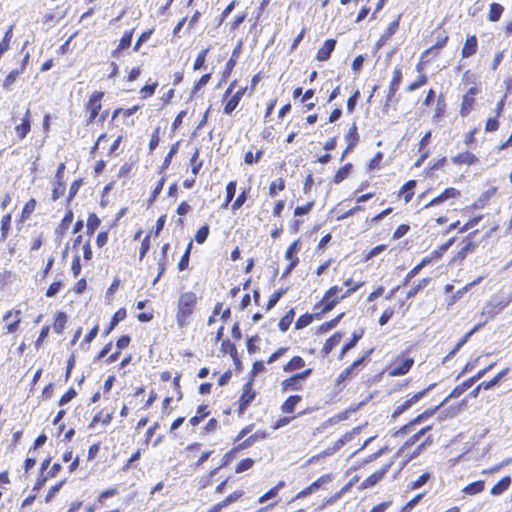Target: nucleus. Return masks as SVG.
<instances>
[{"label":"nucleus","instance_id":"1","mask_svg":"<svg viewBox=\"0 0 512 512\" xmlns=\"http://www.w3.org/2000/svg\"><path fill=\"white\" fill-rule=\"evenodd\" d=\"M197 297L193 292H185L181 294L178 302L177 322L179 326H185L188 318L192 314L193 306Z\"/></svg>","mask_w":512,"mask_h":512},{"label":"nucleus","instance_id":"2","mask_svg":"<svg viewBox=\"0 0 512 512\" xmlns=\"http://www.w3.org/2000/svg\"><path fill=\"white\" fill-rule=\"evenodd\" d=\"M362 286V283L355 285L353 288L348 289L344 294L338 297V293L342 291V288L338 286L331 287L324 295L321 300V304L323 306V312L331 311L335 305L339 302V300L344 299L355 292Z\"/></svg>","mask_w":512,"mask_h":512},{"label":"nucleus","instance_id":"3","mask_svg":"<svg viewBox=\"0 0 512 512\" xmlns=\"http://www.w3.org/2000/svg\"><path fill=\"white\" fill-rule=\"evenodd\" d=\"M332 479H333V477H332L331 474L322 475L316 481L311 483L308 487H306L305 489L301 490L295 496V499H301V498H305V497L311 495L314 491L318 490L323 485L330 483L332 481Z\"/></svg>","mask_w":512,"mask_h":512},{"label":"nucleus","instance_id":"4","mask_svg":"<svg viewBox=\"0 0 512 512\" xmlns=\"http://www.w3.org/2000/svg\"><path fill=\"white\" fill-rule=\"evenodd\" d=\"M104 96L103 92H94L87 104V109L90 113L89 123L93 122L101 109V100Z\"/></svg>","mask_w":512,"mask_h":512},{"label":"nucleus","instance_id":"5","mask_svg":"<svg viewBox=\"0 0 512 512\" xmlns=\"http://www.w3.org/2000/svg\"><path fill=\"white\" fill-rule=\"evenodd\" d=\"M255 391L252 388V383L247 382L242 389V394L239 399V410L240 412L245 411L251 402L255 399Z\"/></svg>","mask_w":512,"mask_h":512},{"label":"nucleus","instance_id":"6","mask_svg":"<svg viewBox=\"0 0 512 512\" xmlns=\"http://www.w3.org/2000/svg\"><path fill=\"white\" fill-rule=\"evenodd\" d=\"M460 196V191L456 188L450 187L445 189L439 196L433 198L429 203H427L424 208H430L436 205H439L449 199H455Z\"/></svg>","mask_w":512,"mask_h":512},{"label":"nucleus","instance_id":"7","mask_svg":"<svg viewBox=\"0 0 512 512\" xmlns=\"http://www.w3.org/2000/svg\"><path fill=\"white\" fill-rule=\"evenodd\" d=\"M390 466H391V464H387L384 467H382L380 470H378L375 473H373L372 475H370L368 478H366L361 483V487L360 488L361 489H368V488L376 485L385 476V474L388 472V470L390 469Z\"/></svg>","mask_w":512,"mask_h":512},{"label":"nucleus","instance_id":"8","mask_svg":"<svg viewBox=\"0 0 512 512\" xmlns=\"http://www.w3.org/2000/svg\"><path fill=\"white\" fill-rule=\"evenodd\" d=\"M372 352V350H369L366 352V354L364 356H362L361 358L355 360L349 367H347L346 369H344L338 376L337 380H336V383L339 385L341 384L343 381H345L347 378H349L351 376V374L353 373V371L358 368L364 361L365 359L368 357V355Z\"/></svg>","mask_w":512,"mask_h":512},{"label":"nucleus","instance_id":"9","mask_svg":"<svg viewBox=\"0 0 512 512\" xmlns=\"http://www.w3.org/2000/svg\"><path fill=\"white\" fill-rule=\"evenodd\" d=\"M21 311L20 310H11V311H8L3 320L8 322V325H7V331L8 333H14L17 331L18 329V325L21 321Z\"/></svg>","mask_w":512,"mask_h":512},{"label":"nucleus","instance_id":"10","mask_svg":"<svg viewBox=\"0 0 512 512\" xmlns=\"http://www.w3.org/2000/svg\"><path fill=\"white\" fill-rule=\"evenodd\" d=\"M336 41L328 39L324 42L323 46L318 50L316 58L319 61H326L330 58L332 51L335 49Z\"/></svg>","mask_w":512,"mask_h":512},{"label":"nucleus","instance_id":"11","mask_svg":"<svg viewBox=\"0 0 512 512\" xmlns=\"http://www.w3.org/2000/svg\"><path fill=\"white\" fill-rule=\"evenodd\" d=\"M414 360L412 358L402 359L391 371V376L405 375L413 366Z\"/></svg>","mask_w":512,"mask_h":512},{"label":"nucleus","instance_id":"12","mask_svg":"<svg viewBox=\"0 0 512 512\" xmlns=\"http://www.w3.org/2000/svg\"><path fill=\"white\" fill-rule=\"evenodd\" d=\"M345 139L347 141V148L342 155V159L345 157L346 153H348L350 150H352L356 146V144L359 140V135L357 133V126L355 123L350 127L348 133L345 136Z\"/></svg>","mask_w":512,"mask_h":512},{"label":"nucleus","instance_id":"13","mask_svg":"<svg viewBox=\"0 0 512 512\" xmlns=\"http://www.w3.org/2000/svg\"><path fill=\"white\" fill-rule=\"evenodd\" d=\"M478 42L476 36L472 35L467 37L465 44L462 48V57L468 58L477 52Z\"/></svg>","mask_w":512,"mask_h":512},{"label":"nucleus","instance_id":"14","mask_svg":"<svg viewBox=\"0 0 512 512\" xmlns=\"http://www.w3.org/2000/svg\"><path fill=\"white\" fill-rule=\"evenodd\" d=\"M245 91H246V87L241 88L234 95H232V97L228 100V102L226 103V105L224 107L225 114H231L236 109V107L238 106Z\"/></svg>","mask_w":512,"mask_h":512},{"label":"nucleus","instance_id":"15","mask_svg":"<svg viewBox=\"0 0 512 512\" xmlns=\"http://www.w3.org/2000/svg\"><path fill=\"white\" fill-rule=\"evenodd\" d=\"M451 161L456 165H472L477 162V157L470 152H463L451 158Z\"/></svg>","mask_w":512,"mask_h":512},{"label":"nucleus","instance_id":"16","mask_svg":"<svg viewBox=\"0 0 512 512\" xmlns=\"http://www.w3.org/2000/svg\"><path fill=\"white\" fill-rule=\"evenodd\" d=\"M242 495H243V491H241V490L233 492L232 494L227 496L223 501H221L218 504H216L215 506H213V508L211 509L210 512H218V511H220L222 508H224V507L228 506L229 504L237 501L240 497H242Z\"/></svg>","mask_w":512,"mask_h":512},{"label":"nucleus","instance_id":"17","mask_svg":"<svg viewBox=\"0 0 512 512\" xmlns=\"http://www.w3.org/2000/svg\"><path fill=\"white\" fill-rule=\"evenodd\" d=\"M16 133L20 139H23L30 131V111L27 110L21 124L17 125Z\"/></svg>","mask_w":512,"mask_h":512},{"label":"nucleus","instance_id":"18","mask_svg":"<svg viewBox=\"0 0 512 512\" xmlns=\"http://www.w3.org/2000/svg\"><path fill=\"white\" fill-rule=\"evenodd\" d=\"M342 336L343 335L340 332L333 334L324 344L322 353L324 355L329 354L340 343Z\"/></svg>","mask_w":512,"mask_h":512},{"label":"nucleus","instance_id":"19","mask_svg":"<svg viewBox=\"0 0 512 512\" xmlns=\"http://www.w3.org/2000/svg\"><path fill=\"white\" fill-rule=\"evenodd\" d=\"M511 484V478L506 476L502 478L499 482H497L490 490V493L494 496L501 495L505 492Z\"/></svg>","mask_w":512,"mask_h":512},{"label":"nucleus","instance_id":"20","mask_svg":"<svg viewBox=\"0 0 512 512\" xmlns=\"http://www.w3.org/2000/svg\"><path fill=\"white\" fill-rule=\"evenodd\" d=\"M402 79V72L400 68H396L393 72V78L390 83L389 87V93H388V100H390L396 93L398 86Z\"/></svg>","mask_w":512,"mask_h":512},{"label":"nucleus","instance_id":"21","mask_svg":"<svg viewBox=\"0 0 512 512\" xmlns=\"http://www.w3.org/2000/svg\"><path fill=\"white\" fill-rule=\"evenodd\" d=\"M241 47H242V43L240 42L234 48L230 59L226 63V67H225V71H224V76L229 75L230 72L232 71V69L235 67L237 59H238V57L240 55V52H241Z\"/></svg>","mask_w":512,"mask_h":512},{"label":"nucleus","instance_id":"22","mask_svg":"<svg viewBox=\"0 0 512 512\" xmlns=\"http://www.w3.org/2000/svg\"><path fill=\"white\" fill-rule=\"evenodd\" d=\"M433 386L434 384L405 400L402 404H400L401 408L404 409V411L408 410L412 405L417 403Z\"/></svg>","mask_w":512,"mask_h":512},{"label":"nucleus","instance_id":"23","mask_svg":"<svg viewBox=\"0 0 512 512\" xmlns=\"http://www.w3.org/2000/svg\"><path fill=\"white\" fill-rule=\"evenodd\" d=\"M267 437V433L265 431L258 430L253 435H251L249 438L244 440L240 445V449H246L250 446H252L256 441L263 440Z\"/></svg>","mask_w":512,"mask_h":512},{"label":"nucleus","instance_id":"24","mask_svg":"<svg viewBox=\"0 0 512 512\" xmlns=\"http://www.w3.org/2000/svg\"><path fill=\"white\" fill-rule=\"evenodd\" d=\"M355 431L348 432L344 434L341 438H339L333 445L331 449L325 452V454L330 455L336 451H338L340 448H342L347 442L351 441L353 438Z\"/></svg>","mask_w":512,"mask_h":512},{"label":"nucleus","instance_id":"25","mask_svg":"<svg viewBox=\"0 0 512 512\" xmlns=\"http://www.w3.org/2000/svg\"><path fill=\"white\" fill-rule=\"evenodd\" d=\"M301 396L292 395L286 399V401L282 404L281 410L283 413H292L295 409V406L301 401Z\"/></svg>","mask_w":512,"mask_h":512},{"label":"nucleus","instance_id":"26","mask_svg":"<svg viewBox=\"0 0 512 512\" xmlns=\"http://www.w3.org/2000/svg\"><path fill=\"white\" fill-rule=\"evenodd\" d=\"M485 484L484 481H475L473 483H470L469 485L465 486L462 489V492L467 495H476L481 493L484 490Z\"/></svg>","mask_w":512,"mask_h":512},{"label":"nucleus","instance_id":"27","mask_svg":"<svg viewBox=\"0 0 512 512\" xmlns=\"http://www.w3.org/2000/svg\"><path fill=\"white\" fill-rule=\"evenodd\" d=\"M431 262L430 257H425L419 264L412 268L404 279V284H407L409 280L414 278L427 264Z\"/></svg>","mask_w":512,"mask_h":512},{"label":"nucleus","instance_id":"28","mask_svg":"<svg viewBox=\"0 0 512 512\" xmlns=\"http://www.w3.org/2000/svg\"><path fill=\"white\" fill-rule=\"evenodd\" d=\"M415 186H416V181L409 180L400 189V194L404 195V200L406 203H408L412 199V197L414 195L413 189L415 188Z\"/></svg>","mask_w":512,"mask_h":512},{"label":"nucleus","instance_id":"29","mask_svg":"<svg viewBox=\"0 0 512 512\" xmlns=\"http://www.w3.org/2000/svg\"><path fill=\"white\" fill-rule=\"evenodd\" d=\"M508 373V368H505L503 370H501L493 379H491L490 381H484L482 383H480V387H483L484 390H488V389H491L493 388L494 386H496L500 380L506 376Z\"/></svg>","mask_w":512,"mask_h":512},{"label":"nucleus","instance_id":"30","mask_svg":"<svg viewBox=\"0 0 512 512\" xmlns=\"http://www.w3.org/2000/svg\"><path fill=\"white\" fill-rule=\"evenodd\" d=\"M427 420L423 414H419L415 419H413L412 421H410L408 424L404 425L402 428H400L397 432H396V435H403V434H407L408 432H410L412 430V428L417 425V424H420L422 423L423 421Z\"/></svg>","mask_w":512,"mask_h":512},{"label":"nucleus","instance_id":"31","mask_svg":"<svg viewBox=\"0 0 512 512\" xmlns=\"http://www.w3.org/2000/svg\"><path fill=\"white\" fill-rule=\"evenodd\" d=\"M304 365H305L304 359L300 356H295L283 367V370L285 372H292L296 369H300V368L304 367Z\"/></svg>","mask_w":512,"mask_h":512},{"label":"nucleus","instance_id":"32","mask_svg":"<svg viewBox=\"0 0 512 512\" xmlns=\"http://www.w3.org/2000/svg\"><path fill=\"white\" fill-rule=\"evenodd\" d=\"M126 317V311L125 309H119L112 317L111 322L107 330L105 331V334L108 335L111 333V331L118 325V323L122 320H124Z\"/></svg>","mask_w":512,"mask_h":512},{"label":"nucleus","instance_id":"33","mask_svg":"<svg viewBox=\"0 0 512 512\" xmlns=\"http://www.w3.org/2000/svg\"><path fill=\"white\" fill-rule=\"evenodd\" d=\"M504 8L498 3H492L488 14L489 21L496 22L500 19Z\"/></svg>","mask_w":512,"mask_h":512},{"label":"nucleus","instance_id":"34","mask_svg":"<svg viewBox=\"0 0 512 512\" xmlns=\"http://www.w3.org/2000/svg\"><path fill=\"white\" fill-rule=\"evenodd\" d=\"M132 36H133V31H127L124 33V35L122 36V38L119 41L117 49L114 51V56L120 50H124V49H127L128 47H130L131 42H132Z\"/></svg>","mask_w":512,"mask_h":512},{"label":"nucleus","instance_id":"35","mask_svg":"<svg viewBox=\"0 0 512 512\" xmlns=\"http://www.w3.org/2000/svg\"><path fill=\"white\" fill-rule=\"evenodd\" d=\"M363 336V331H360L359 333H356L354 332L353 333V338L352 340L345 344L342 349H341V354H340V358L342 359L344 357V355L350 350L352 349L356 344L357 342L362 338Z\"/></svg>","mask_w":512,"mask_h":512},{"label":"nucleus","instance_id":"36","mask_svg":"<svg viewBox=\"0 0 512 512\" xmlns=\"http://www.w3.org/2000/svg\"><path fill=\"white\" fill-rule=\"evenodd\" d=\"M67 323V316L65 313L63 312H59L56 319H55V322H54V331L58 334H61L63 332V329L65 327Z\"/></svg>","mask_w":512,"mask_h":512},{"label":"nucleus","instance_id":"37","mask_svg":"<svg viewBox=\"0 0 512 512\" xmlns=\"http://www.w3.org/2000/svg\"><path fill=\"white\" fill-rule=\"evenodd\" d=\"M22 73V69H15V70H12L5 78L4 80V83H3V87L4 89L6 90H10L11 89V86L15 83L16 79L18 78V76Z\"/></svg>","mask_w":512,"mask_h":512},{"label":"nucleus","instance_id":"38","mask_svg":"<svg viewBox=\"0 0 512 512\" xmlns=\"http://www.w3.org/2000/svg\"><path fill=\"white\" fill-rule=\"evenodd\" d=\"M209 414L208 407L206 405L199 406L197 409V415L190 419V424L196 426L200 421Z\"/></svg>","mask_w":512,"mask_h":512},{"label":"nucleus","instance_id":"39","mask_svg":"<svg viewBox=\"0 0 512 512\" xmlns=\"http://www.w3.org/2000/svg\"><path fill=\"white\" fill-rule=\"evenodd\" d=\"M11 228V214H6L1 220V240L4 241L7 238L8 232Z\"/></svg>","mask_w":512,"mask_h":512},{"label":"nucleus","instance_id":"40","mask_svg":"<svg viewBox=\"0 0 512 512\" xmlns=\"http://www.w3.org/2000/svg\"><path fill=\"white\" fill-rule=\"evenodd\" d=\"M432 429V426H426L419 430L417 433H415L412 437H410L404 444V448H408L412 445H414L419 439L428 431Z\"/></svg>","mask_w":512,"mask_h":512},{"label":"nucleus","instance_id":"41","mask_svg":"<svg viewBox=\"0 0 512 512\" xmlns=\"http://www.w3.org/2000/svg\"><path fill=\"white\" fill-rule=\"evenodd\" d=\"M169 247H170V246H169V244H168V243H167V244H164V245L162 246V254H163V257H162V259H160V260H159V267H160V271H159V273H158L157 277L155 278V280H154V282H153L154 284H155V283H157V282L159 281L160 277L162 276V274H163V273H164V271H165V266H166V261H167V259H166V255H167V251H168Z\"/></svg>","mask_w":512,"mask_h":512},{"label":"nucleus","instance_id":"42","mask_svg":"<svg viewBox=\"0 0 512 512\" xmlns=\"http://www.w3.org/2000/svg\"><path fill=\"white\" fill-rule=\"evenodd\" d=\"M352 168L351 164H346L345 166L341 167L335 174L333 181L338 184L342 182L344 179H346L350 173V170Z\"/></svg>","mask_w":512,"mask_h":512},{"label":"nucleus","instance_id":"43","mask_svg":"<svg viewBox=\"0 0 512 512\" xmlns=\"http://www.w3.org/2000/svg\"><path fill=\"white\" fill-rule=\"evenodd\" d=\"M236 193V182L231 181L226 186V199L224 204L222 205L223 208H227L229 203L232 201L233 197Z\"/></svg>","mask_w":512,"mask_h":512},{"label":"nucleus","instance_id":"44","mask_svg":"<svg viewBox=\"0 0 512 512\" xmlns=\"http://www.w3.org/2000/svg\"><path fill=\"white\" fill-rule=\"evenodd\" d=\"M294 317V311L290 310L286 313L285 316H283L279 321V329L282 332H285L288 330L289 326L291 325Z\"/></svg>","mask_w":512,"mask_h":512},{"label":"nucleus","instance_id":"45","mask_svg":"<svg viewBox=\"0 0 512 512\" xmlns=\"http://www.w3.org/2000/svg\"><path fill=\"white\" fill-rule=\"evenodd\" d=\"M473 103H474V98L472 96H470L469 93H466L463 97L462 104H461L460 113L462 116H466L469 113Z\"/></svg>","mask_w":512,"mask_h":512},{"label":"nucleus","instance_id":"46","mask_svg":"<svg viewBox=\"0 0 512 512\" xmlns=\"http://www.w3.org/2000/svg\"><path fill=\"white\" fill-rule=\"evenodd\" d=\"M100 225V219L94 213L90 214L87 220V232L93 234Z\"/></svg>","mask_w":512,"mask_h":512},{"label":"nucleus","instance_id":"47","mask_svg":"<svg viewBox=\"0 0 512 512\" xmlns=\"http://www.w3.org/2000/svg\"><path fill=\"white\" fill-rule=\"evenodd\" d=\"M35 207H36V200L35 199H30L24 206L23 210H22V214H21V218L22 220H26L28 219L31 214L34 212L35 210Z\"/></svg>","mask_w":512,"mask_h":512},{"label":"nucleus","instance_id":"48","mask_svg":"<svg viewBox=\"0 0 512 512\" xmlns=\"http://www.w3.org/2000/svg\"><path fill=\"white\" fill-rule=\"evenodd\" d=\"M300 249V243L299 241H294L290 246L289 248L287 249L286 253H285V258L287 260L290 261V263L292 262V260H294V258H298L296 255L298 253Z\"/></svg>","mask_w":512,"mask_h":512},{"label":"nucleus","instance_id":"49","mask_svg":"<svg viewBox=\"0 0 512 512\" xmlns=\"http://www.w3.org/2000/svg\"><path fill=\"white\" fill-rule=\"evenodd\" d=\"M192 245H193V243H192V241H190L187 245L184 255L182 256L181 260L178 263V268L180 271H182L188 267Z\"/></svg>","mask_w":512,"mask_h":512},{"label":"nucleus","instance_id":"50","mask_svg":"<svg viewBox=\"0 0 512 512\" xmlns=\"http://www.w3.org/2000/svg\"><path fill=\"white\" fill-rule=\"evenodd\" d=\"M429 281V278H423L419 280L417 285H415L412 289L409 290V292L407 293V298L414 297L421 289L425 288L428 285Z\"/></svg>","mask_w":512,"mask_h":512},{"label":"nucleus","instance_id":"51","mask_svg":"<svg viewBox=\"0 0 512 512\" xmlns=\"http://www.w3.org/2000/svg\"><path fill=\"white\" fill-rule=\"evenodd\" d=\"M427 82V76L425 74H421L418 76L417 80L414 81L413 83H411L407 88H406V91L407 92H413L415 91L416 89L422 87L423 85H425Z\"/></svg>","mask_w":512,"mask_h":512},{"label":"nucleus","instance_id":"52","mask_svg":"<svg viewBox=\"0 0 512 512\" xmlns=\"http://www.w3.org/2000/svg\"><path fill=\"white\" fill-rule=\"evenodd\" d=\"M208 52H209V48H206L199 53V55L197 56V58L194 62V66H193L194 70H200V69L204 68L205 60H206V56H207Z\"/></svg>","mask_w":512,"mask_h":512},{"label":"nucleus","instance_id":"53","mask_svg":"<svg viewBox=\"0 0 512 512\" xmlns=\"http://www.w3.org/2000/svg\"><path fill=\"white\" fill-rule=\"evenodd\" d=\"M285 188V182L282 178L273 181L269 187V194L275 196L278 191H282Z\"/></svg>","mask_w":512,"mask_h":512},{"label":"nucleus","instance_id":"54","mask_svg":"<svg viewBox=\"0 0 512 512\" xmlns=\"http://www.w3.org/2000/svg\"><path fill=\"white\" fill-rule=\"evenodd\" d=\"M209 234V227L207 225H204L200 227L195 235V240L197 243L202 244L206 241Z\"/></svg>","mask_w":512,"mask_h":512},{"label":"nucleus","instance_id":"55","mask_svg":"<svg viewBox=\"0 0 512 512\" xmlns=\"http://www.w3.org/2000/svg\"><path fill=\"white\" fill-rule=\"evenodd\" d=\"M467 406V401L463 399L459 404H457L455 407H451L447 410L446 417H455L457 414H459L462 410H464Z\"/></svg>","mask_w":512,"mask_h":512},{"label":"nucleus","instance_id":"56","mask_svg":"<svg viewBox=\"0 0 512 512\" xmlns=\"http://www.w3.org/2000/svg\"><path fill=\"white\" fill-rule=\"evenodd\" d=\"M285 293L286 290L284 289L278 290L275 293H273L268 300L267 309H272Z\"/></svg>","mask_w":512,"mask_h":512},{"label":"nucleus","instance_id":"57","mask_svg":"<svg viewBox=\"0 0 512 512\" xmlns=\"http://www.w3.org/2000/svg\"><path fill=\"white\" fill-rule=\"evenodd\" d=\"M254 464V461L251 458H246L241 460L236 466V473H242L248 469H250Z\"/></svg>","mask_w":512,"mask_h":512},{"label":"nucleus","instance_id":"58","mask_svg":"<svg viewBox=\"0 0 512 512\" xmlns=\"http://www.w3.org/2000/svg\"><path fill=\"white\" fill-rule=\"evenodd\" d=\"M431 475L429 473H424L419 476L415 481L411 482L410 488L415 490L423 486L429 479Z\"/></svg>","mask_w":512,"mask_h":512},{"label":"nucleus","instance_id":"59","mask_svg":"<svg viewBox=\"0 0 512 512\" xmlns=\"http://www.w3.org/2000/svg\"><path fill=\"white\" fill-rule=\"evenodd\" d=\"M62 281L53 282L46 291L47 297H54L63 287Z\"/></svg>","mask_w":512,"mask_h":512},{"label":"nucleus","instance_id":"60","mask_svg":"<svg viewBox=\"0 0 512 512\" xmlns=\"http://www.w3.org/2000/svg\"><path fill=\"white\" fill-rule=\"evenodd\" d=\"M138 109H139V106H133V107L128 108V109L118 108L113 113V119L116 118L119 114H123L124 117H130L134 113H136V111Z\"/></svg>","mask_w":512,"mask_h":512},{"label":"nucleus","instance_id":"61","mask_svg":"<svg viewBox=\"0 0 512 512\" xmlns=\"http://www.w3.org/2000/svg\"><path fill=\"white\" fill-rule=\"evenodd\" d=\"M400 17L401 15H399L397 17L396 20H394L393 22H391L385 32V34L383 35L384 38L388 39L390 38L392 35L395 34V32L397 31L398 27H399V20H400Z\"/></svg>","mask_w":512,"mask_h":512},{"label":"nucleus","instance_id":"62","mask_svg":"<svg viewBox=\"0 0 512 512\" xmlns=\"http://www.w3.org/2000/svg\"><path fill=\"white\" fill-rule=\"evenodd\" d=\"M262 151L259 150L255 155L251 151L247 152L244 157V161L246 164H253L254 162H258L262 157Z\"/></svg>","mask_w":512,"mask_h":512},{"label":"nucleus","instance_id":"63","mask_svg":"<svg viewBox=\"0 0 512 512\" xmlns=\"http://www.w3.org/2000/svg\"><path fill=\"white\" fill-rule=\"evenodd\" d=\"M465 390L460 385L456 386L451 393L440 403V406H443L450 398H458L461 396Z\"/></svg>","mask_w":512,"mask_h":512},{"label":"nucleus","instance_id":"64","mask_svg":"<svg viewBox=\"0 0 512 512\" xmlns=\"http://www.w3.org/2000/svg\"><path fill=\"white\" fill-rule=\"evenodd\" d=\"M76 396V391L71 388L69 389L59 400V405L63 406L69 403Z\"/></svg>","mask_w":512,"mask_h":512}]
</instances>
